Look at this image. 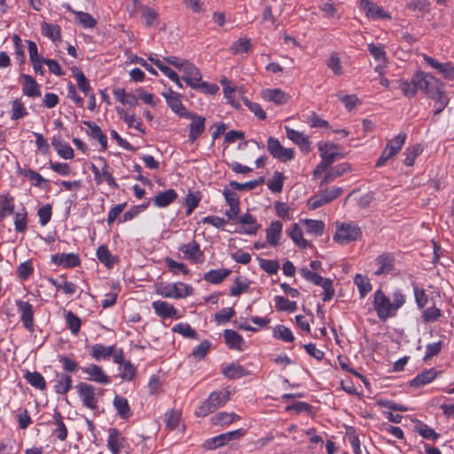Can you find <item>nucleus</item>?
I'll return each mask as SVG.
<instances>
[{"instance_id": "nucleus-18", "label": "nucleus", "mask_w": 454, "mask_h": 454, "mask_svg": "<svg viewBox=\"0 0 454 454\" xmlns=\"http://www.w3.org/2000/svg\"><path fill=\"white\" fill-rule=\"evenodd\" d=\"M424 60L431 66L433 68L436 69L441 74H442L448 80H454V66L450 63H440L434 58L424 55Z\"/></svg>"}, {"instance_id": "nucleus-24", "label": "nucleus", "mask_w": 454, "mask_h": 454, "mask_svg": "<svg viewBox=\"0 0 454 454\" xmlns=\"http://www.w3.org/2000/svg\"><path fill=\"white\" fill-rule=\"evenodd\" d=\"M338 145L325 143L319 145L318 150L322 160L333 164L337 159L342 158L343 154L337 151Z\"/></svg>"}, {"instance_id": "nucleus-43", "label": "nucleus", "mask_w": 454, "mask_h": 454, "mask_svg": "<svg viewBox=\"0 0 454 454\" xmlns=\"http://www.w3.org/2000/svg\"><path fill=\"white\" fill-rule=\"evenodd\" d=\"M406 137L405 133H399L387 142L385 149L391 153L393 156H395L404 145Z\"/></svg>"}, {"instance_id": "nucleus-4", "label": "nucleus", "mask_w": 454, "mask_h": 454, "mask_svg": "<svg viewBox=\"0 0 454 454\" xmlns=\"http://www.w3.org/2000/svg\"><path fill=\"white\" fill-rule=\"evenodd\" d=\"M157 294L164 298L180 299L192 295V286L177 282L174 284L160 285L157 287Z\"/></svg>"}, {"instance_id": "nucleus-52", "label": "nucleus", "mask_w": 454, "mask_h": 454, "mask_svg": "<svg viewBox=\"0 0 454 454\" xmlns=\"http://www.w3.org/2000/svg\"><path fill=\"white\" fill-rule=\"evenodd\" d=\"M98 259L108 268H112L115 262L114 257L106 246H100L97 250Z\"/></svg>"}, {"instance_id": "nucleus-5", "label": "nucleus", "mask_w": 454, "mask_h": 454, "mask_svg": "<svg viewBox=\"0 0 454 454\" xmlns=\"http://www.w3.org/2000/svg\"><path fill=\"white\" fill-rule=\"evenodd\" d=\"M15 305L20 314V321L23 326L29 332H35V317L34 307L27 301L22 300H16Z\"/></svg>"}, {"instance_id": "nucleus-6", "label": "nucleus", "mask_w": 454, "mask_h": 454, "mask_svg": "<svg viewBox=\"0 0 454 454\" xmlns=\"http://www.w3.org/2000/svg\"><path fill=\"white\" fill-rule=\"evenodd\" d=\"M76 389L84 406L90 410L98 409L97 389L94 386L80 382L76 385Z\"/></svg>"}, {"instance_id": "nucleus-29", "label": "nucleus", "mask_w": 454, "mask_h": 454, "mask_svg": "<svg viewBox=\"0 0 454 454\" xmlns=\"http://www.w3.org/2000/svg\"><path fill=\"white\" fill-rule=\"evenodd\" d=\"M164 96L168 106L180 117L184 118L185 114L190 112L183 106L177 93L170 91L168 94H165Z\"/></svg>"}, {"instance_id": "nucleus-42", "label": "nucleus", "mask_w": 454, "mask_h": 454, "mask_svg": "<svg viewBox=\"0 0 454 454\" xmlns=\"http://www.w3.org/2000/svg\"><path fill=\"white\" fill-rule=\"evenodd\" d=\"M20 174L22 175L23 176L27 177L30 180L31 184L35 187L43 188L48 182L39 173L30 168L20 169Z\"/></svg>"}, {"instance_id": "nucleus-45", "label": "nucleus", "mask_w": 454, "mask_h": 454, "mask_svg": "<svg viewBox=\"0 0 454 454\" xmlns=\"http://www.w3.org/2000/svg\"><path fill=\"white\" fill-rule=\"evenodd\" d=\"M275 307L279 311L294 312L297 309V302L292 301L281 295L274 297Z\"/></svg>"}, {"instance_id": "nucleus-39", "label": "nucleus", "mask_w": 454, "mask_h": 454, "mask_svg": "<svg viewBox=\"0 0 454 454\" xmlns=\"http://www.w3.org/2000/svg\"><path fill=\"white\" fill-rule=\"evenodd\" d=\"M115 346L106 347L97 343L91 347V356L99 361L100 359H108L114 354Z\"/></svg>"}, {"instance_id": "nucleus-59", "label": "nucleus", "mask_w": 454, "mask_h": 454, "mask_svg": "<svg viewBox=\"0 0 454 454\" xmlns=\"http://www.w3.org/2000/svg\"><path fill=\"white\" fill-rule=\"evenodd\" d=\"M174 333H177L184 337H187L190 339H196L197 338V333L195 330H193L191 325L187 323H179L176 325L172 328Z\"/></svg>"}, {"instance_id": "nucleus-23", "label": "nucleus", "mask_w": 454, "mask_h": 454, "mask_svg": "<svg viewBox=\"0 0 454 454\" xmlns=\"http://www.w3.org/2000/svg\"><path fill=\"white\" fill-rule=\"evenodd\" d=\"M51 145L57 151L58 154L66 160L73 159L74 150L73 148L63 139L60 135H55L51 138Z\"/></svg>"}, {"instance_id": "nucleus-54", "label": "nucleus", "mask_w": 454, "mask_h": 454, "mask_svg": "<svg viewBox=\"0 0 454 454\" xmlns=\"http://www.w3.org/2000/svg\"><path fill=\"white\" fill-rule=\"evenodd\" d=\"M368 51L374 59L380 63H385L387 60V53L382 44H368Z\"/></svg>"}, {"instance_id": "nucleus-8", "label": "nucleus", "mask_w": 454, "mask_h": 454, "mask_svg": "<svg viewBox=\"0 0 454 454\" xmlns=\"http://www.w3.org/2000/svg\"><path fill=\"white\" fill-rule=\"evenodd\" d=\"M184 118L191 120L188 138L190 142L193 143L204 133L206 119L191 111Z\"/></svg>"}, {"instance_id": "nucleus-19", "label": "nucleus", "mask_w": 454, "mask_h": 454, "mask_svg": "<svg viewBox=\"0 0 454 454\" xmlns=\"http://www.w3.org/2000/svg\"><path fill=\"white\" fill-rule=\"evenodd\" d=\"M392 90H400L405 98H413L417 94L418 89L414 82V74L409 82L405 79H397L392 82Z\"/></svg>"}, {"instance_id": "nucleus-44", "label": "nucleus", "mask_w": 454, "mask_h": 454, "mask_svg": "<svg viewBox=\"0 0 454 454\" xmlns=\"http://www.w3.org/2000/svg\"><path fill=\"white\" fill-rule=\"evenodd\" d=\"M73 74L77 81V86L79 90L86 96L93 92L92 88L90 84L89 80L86 78L84 74L77 67L73 69Z\"/></svg>"}, {"instance_id": "nucleus-40", "label": "nucleus", "mask_w": 454, "mask_h": 454, "mask_svg": "<svg viewBox=\"0 0 454 454\" xmlns=\"http://www.w3.org/2000/svg\"><path fill=\"white\" fill-rule=\"evenodd\" d=\"M231 274L228 269L211 270L204 274V279L211 284H219Z\"/></svg>"}, {"instance_id": "nucleus-35", "label": "nucleus", "mask_w": 454, "mask_h": 454, "mask_svg": "<svg viewBox=\"0 0 454 454\" xmlns=\"http://www.w3.org/2000/svg\"><path fill=\"white\" fill-rule=\"evenodd\" d=\"M114 98L122 105L134 106L137 104V95L128 93L123 88H115L113 90Z\"/></svg>"}, {"instance_id": "nucleus-20", "label": "nucleus", "mask_w": 454, "mask_h": 454, "mask_svg": "<svg viewBox=\"0 0 454 454\" xmlns=\"http://www.w3.org/2000/svg\"><path fill=\"white\" fill-rule=\"evenodd\" d=\"M125 438L121 436L120 431L116 428H110L107 437V448L112 454H120L123 448Z\"/></svg>"}, {"instance_id": "nucleus-57", "label": "nucleus", "mask_w": 454, "mask_h": 454, "mask_svg": "<svg viewBox=\"0 0 454 454\" xmlns=\"http://www.w3.org/2000/svg\"><path fill=\"white\" fill-rule=\"evenodd\" d=\"M75 20L85 28H91L96 25V20L87 12H74Z\"/></svg>"}, {"instance_id": "nucleus-61", "label": "nucleus", "mask_w": 454, "mask_h": 454, "mask_svg": "<svg viewBox=\"0 0 454 454\" xmlns=\"http://www.w3.org/2000/svg\"><path fill=\"white\" fill-rule=\"evenodd\" d=\"M66 322L68 329L73 334H77L79 333L81 328V320L72 311H67L66 313Z\"/></svg>"}, {"instance_id": "nucleus-63", "label": "nucleus", "mask_w": 454, "mask_h": 454, "mask_svg": "<svg viewBox=\"0 0 454 454\" xmlns=\"http://www.w3.org/2000/svg\"><path fill=\"white\" fill-rule=\"evenodd\" d=\"M119 371L120 377L125 380H132L136 375V368L129 361L120 365Z\"/></svg>"}, {"instance_id": "nucleus-14", "label": "nucleus", "mask_w": 454, "mask_h": 454, "mask_svg": "<svg viewBox=\"0 0 454 454\" xmlns=\"http://www.w3.org/2000/svg\"><path fill=\"white\" fill-rule=\"evenodd\" d=\"M362 237L360 229H336L333 238L340 245H348Z\"/></svg>"}, {"instance_id": "nucleus-33", "label": "nucleus", "mask_w": 454, "mask_h": 454, "mask_svg": "<svg viewBox=\"0 0 454 454\" xmlns=\"http://www.w3.org/2000/svg\"><path fill=\"white\" fill-rule=\"evenodd\" d=\"M72 377L64 373H57L54 380V390L60 395L67 394L72 387Z\"/></svg>"}, {"instance_id": "nucleus-48", "label": "nucleus", "mask_w": 454, "mask_h": 454, "mask_svg": "<svg viewBox=\"0 0 454 454\" xmlns=\"http://www.w3.org/2000/svg\"><path fill=\"white\" fill-rule=\"evenodd\" d=\"M239 419V417L233 412H219L212 418V421L216 426H227Z\"/></svg>"}, {"instance_id": "nucleus-27", "label": "nucleus", "mask_w": 454, "mask_h": 454, "mask_svg": "<svg viewBox=\"0 0 454 454\" xmlns=\"http://www.w3.org/2000/svg\"><path fill=\"white\" fill-rule=\"evenodd\" d=\"M22 92L25 96L30 98H38L41 96V91L36 81L29 74H23Z\"/></svg>"}, {"instance_id": "nucleus-56", "label": "nucleus", "mask_w": 454, "mask_h": 454, "mask_svg": "<svg viewBox=\"0 0 454 454\" xmlns=\"http://www.w3.org/2000/svg\"><path fill=\"white\" fill-rule=\"evenodd\" d=\"M53 418L56 425L54 434L60 441L66 440L67 436V429L62 420L60 413L56 411Z\"/></svg>"}, {"instance_id": "nucleus-17", "label": "nucleus", "mask_w": 454, "mask_h": 454, "mask_svg": "<svg viewBox=\"0 0 454 454\" xmlns=\"http://www.w3.org/2000/svg\"><path fill=\"white\" fill-rule=\"evenodd\" d=\"M262 98L278 106L285 105L290 98L289 95L281 89H265L261 91Z\"/></svg>"}, {"instance_id": "nucleus-50", "label": "nucleus", "mask_w": 454, "mask_h": 454, "mask_svg": "<svg viewBox=\"0 0 454 454\" xmlns=\"http://www.w3.org/2000/svg\"><path fill=\"white\" fill-rule=\"evenodd\" d=\"M27 381L33 387L43 390L46 387L44 378L37 372H27L25 375Z\"/></svg>"}, {"instance_id": "nucleus-62", "label": "nucleus", "mask_w": 454, "mask_h": 454, "mask_svg": "<svg viewBox=\"0 0 454 454\" xmlns=\"http://www.w3.org/2000/svg\"><path fill=\"white\" fill-rule=\"evenodd\" d=\"M326 65L336 75H340L343 72L340 59L336 52L330 54Z\"/></svg>"}, {"instance_id": "nucleus-37", "label": "nucleus", "mask_w": 454, "mask_h": 454, "mask_svg": "<svg viewBox=\"0 0 454 454\" xmlns=\"http://www.w3.org/2000/svg\"><path fill=\"white\" fill-rule=\"evenodd\" d=\"M350 169V167L348 163H340L336 165L335 167L332 168L325 176L321 185L327 184L333 180H335L337 177L342 176L346 172H348Z\"/></svg>"}, {"instance_id": "nucleus-32", "label": "nucleus", "mask_w": 454, "mask_h": 454, "mask_svg": "<svg viewBox=\"0 0 454 454\" xmlns=\"http://www.w3.org/2000/svg\"><path fill=\"white\" fill-rule=\"evenodd\" d=\"M281 230L282 229H267L266 241H256L254 247L256 249H262L268 245L271 247L278 246L281 238Z\"/></svg>"}, {"instance_id": "nucleus-47", "label": "nucleus", "mask_w": 454, "mask_h": 454, "mask_svg": "<svg viewBox=\"0 0 454 454\" xmlns=\"http://www.w3.org/2000/svg\"><path fill=\"white\" fill-rule=\"evenodd\" d=\"M273 336L275 339L281 340L285 342H293L294 340L292 331L283 325H278L274 327Z\"/></svg>"}, {"instance_id": "nucleus-11", "label": "nucleus", "mask_w": 454, "mask_h": 454, "mask_svg": "<svg viewBox=\"0 0 454 454\" xmlns=\"http://www.w3.org/2000/svg\"><path fill=\"white\" fill-rule=\"evenodd\" d=\"M239 204L229 206V209L226 210V215L231 221V224L253 225L255 223V218L252 215L246 213L239 215Z\"/></svg>"}, {"instance_id": "nucleus-3", "label": "nucleus", "mask_w": 454, "mask_h": 454, "mask_svg": "<svg viewBox=\"0 0 454 454\" xmlns=\"http://www.w3.org/2000/svg\"><path fill=\"white\" fill-rule=\"evenodd\" d=\"M414 82L418 90L423 91L432 99H436V96L444 90V85L439 79L422 71L414 74Z\"/></svg>"}, {"instance_id": "nucleus-9", "label": "nucleus", "mask_w": 454, "mask_h": 454, "mask_svg": "<svg viewBox=\"0 0 454 454\" xmlns=\"http://www.w3.org/2000/svg\"><path fill=\"white\" fill-rule=\"evenodd\" d=\"M243 435H244L243 429L231 431V432L222 434H219L217 436H215L213 438L207 440L204 442V447L208 450H214V449L223 446L230 441H232L235 439H239Z\"/></svg>"}, {"instance_id": "nucleus-53", "label": "nucleus", "mask_w": 454, "mask_h": 454, "mask_svg": "<svg viewBox=\"0 0 454 454\" xmlns=\"http://www.w3.org/2000/svg\"><path fill=\"white\" fill-rule=\"evenodd\" d=\"M42 33L54 42L60 40V27L58 25L44 22L42 25Z\"/></svg>"}, {"instance_id": "nucleus-21", "label": "nucleus", "mask_w": 454, "mask_h": 454, "mask_svg": "<svg viewBox=\"0 0 454 454\" xmlns=\"http://www.w3.org/2000/svg\"><path fill=\"white\" fill-rule=\"evenodd\" d=\"M83 124L89 128V129L86 131L87 135L91 138L98 141L99 145H101L100 151H106L107 149V137L102 132L100 127L90 121H84Z\"/></svg>"}, {"instance_id": "nucleus-38", "label": "nucleus", "mask_w": 454, "mask_h": 454, "mask_svg": "<svg viewBox=\"0 0 454 454\" xmlns=\"http://www.w3.org/2000/svg\"><path fill=\"white\" fill-rule=\"evenodd\" d=\"M113 403L118 415L121 419H127L131 416V410L127 398L121 395H115Z\"/></svg>"}, {"instance_id": "nucleus-12", "label": "nucleus", "mask_w": 454, "mask_h": 454, "mask_svg": "<svg viewBox=\"0 0 454 454\" xmlns=\"http://www.w3.org/2000/svg\"><path fill=\"white\" fill-rule=\"evenodd\" d=\"M152 307L155 314L161 318L179 319L182 317L172 304L164 301H155L152 303Z\"/></svg>"}, {"instance_id": "nucleus-36", "label": "nucleus", "mask_w": 454, "mask_h": 454, "mask_svg": "<svg viewBox=\"0 0 454 454\" xmlns=\"http://www.w3.org/2000/svg\"><path fill=\"white\" fill-rule=\"evenodd\" d=\"M177 197L175 190L168 189L167 191L158 193L154 199L153 203L158 207H164L172 203Z\"/></svg>"}, {"instance_id": "nucleus-1", "label": "nucleus", "mask_w": 454, "mask_h": 454, "mask_svg": "<svg viewBox=\"0 0 454 454\" xmlns=\"http://www.w3.org/2000/svg\"><path fill=\"white\" fill-rule=\"evenodd\" d=\"M405 302L406 296L401 289L395 290L390 295H387L381 289H377L373 294L372 307L382 322L395 317Z\"/></svg>"}, {"instance_id": "nucleus-7", "label": "nucleus", "mask_w": 454, "mask_h": 454, "mask_svg": "<svg viewBox=\"0 0 454 454\" xmlns=\"http://www.w3.org/2000/svg\"><path fill=\"white\" fill-rule=\"evenodd\" d=\"M267 149L269 153L282 162H286L294 158V151L292 148H285L279 140L270 137L267 141Z\"/></svg>"}, {"instance_id": "nucleus-2", "label": "nucleus", "mask_w": 454, "mask_h": 454, "mask_svg": "<svg viewBox=\"0 0 454 454\" xmlns=\"http://www.w3.org/2000/svg\"><path fill=\"white\" fill-rule=\"evenodd\" d=\"M231 391L228 389H220L212 392L208 397L204 400L196 409L195 414L198 417H206L217 409L224 406L230 400Z\"/></svg>"}, {"instance_id": "nucleus-26", "label": "nucleus", "mask_w": 454, "mask_h": 454, "mask_svg": "<svg viewBox=\"0 0 454 454\" xmlns=\"http://www.w3.org/2000/svg\"><path fill=\"white\" fill-rule=\"evenodd\" d=\"M91 171L94 175V179L97 184H101L103 181H106L110 187L114 189L118 188V184L114 177L107 170L106 164H105V167L102 168L101 171L95 165H92Z\"/></svg>"}, {"instance_id": "nucleus-34", "label": "nucleus", "mask_w": 454, "mask_h": 454, "mask_svg": "<svg viewBox=\"0 0 454 454\" xmlns=\"http://www.w3.org/2000/svg\"><path fill=\"white\" fill-rule=\"evenodd\" d=\"M223 337L227 346L231 349L242 350L244 346V340L240 334L233 330H224Z\"/></svg>"}, {"instance_id": "nucleus-22", "label": "nucleus", "mask_w": 454, "mask_h": 454, "mask_svg": "<svg viewBox=\"0 0 454 454\" xmlns=\"http://www.w3.org/2000/svg\"><path fill=\"white\" fill-rule=\"evenodd\" d=\"M51 262L54 264L63 266L64 268H72L80 264V258L74 253H62L52 255Z\"/></svg>"}, {"instance_id": "nucleus-15", "label": "nucleus", "mask_w": 454, "mask_h": 454, "mask_svg": "<svg viewBox=\"0 0 454 454\" xmlns=\"http://www.w3.org/2000/svg\"><path fill=\"white\" fill-rule=\"evenodd\" d=\"M360 6L365 12L366 16L370 19H390V15L388 13L371 0H360Z\"/></svg>"}, {"instance_id": "nucleus-58", "label": "nucleus", "mask_w": 454, "mask_h": 454, "mask_svg": "<svg viewBox=\"0 0 454 454\" xmlns=\"http://www.w3.org/2000/svg\"><path fill=\"white\" fill-rule=\"evenodd\" d=\"M181 413L177 411H169L166 412L164 421L169 429H176L179 427Z\"/></svg>"}, {"instance_id": "nucleus-41", "label": "nucleus", "mask_w": 454, "mask_h": 454, "mask_svg": "<svg viewBox=\"0 0 454 454\" xmlns=\"http://www.w3.org/2000/svg\"><path fill=\"white\" fill-rule=\"evenodd\" d=\"M354 283L357 286L361 298H364L372 289L370 279L362 274L355 276Z\"/></svg>"}, {"instance_id": "nucleus-13", "label": "nucleus", "mask_w": 454, "mask_h": 454, "mask_svg": "<svg viewBox=\"0 0 454 454\" xmlns=\"http://www.w3.org/2000/svg\"><path fill=\"white\" fill-rule=\"evenodd\" d=\"M181 72H183L182 78L187 85L192 89L199 88L202 76L198 67H196L191 62H188L187 64H184V67Z\"/></svg>"}, {"instance_id": "nucleus-28", "label": "nucleus", "mask_w": 454, "mask_h": 454, "mask_svg": "<svg viewBox=\"0 0 454 454\" xmlns=\"http://www.w3.org/2000/svg\"><path fill=\"white\" fill-rule=\"evenodd\" d=\"M146 27H155L160 23V15L157 9L145 4L138 7Z\"/></svg>"}, {"instance_id": "nucleus-16", "label": "nucleus", "mask_w": 454, "mask_h": 454, "mask_svg": "<svg viewBox=\"0 0 454 454\" xmlns=\"http://www.w3.org/2000/svg\"><path fill=\"white\" fill-rule=\"evenodd\" d=\"M82 372L88 375V380L99 384L107 385L110 383L109 377L105 373L102 367L97 364H90L82 368Z\"/></svg>"}, {"instance_id": "nucleus-31", "label": "nucleus", "mask_w": 454, "mask_h": 454, "mask_svg": "<svg viewBox=\"0 0 454 454\" xmlns=\"http://www.w3.org/2000/svg\"><path fill=\"white\" fill-rule=\"evenodd\" d=\"M437 376V371L430 368L419 373L411 381V386L413 387H422L423 386L432 382Z\"/></svg>"}, {"instance_id": "nucleus-46", "label": "nucleus", "mask_w": 454, "mask_h": 454, "mask_svg": "<svg viewBox=\"0 0 454 454\" xmlns=\"http://www.w3.org/2000/svg\"><path fill=\"white\" fill-rule=\"evenodd\" d=\"M13 198L5 194L0 195V218H4L13 213Z\"/></svg>"}, {"instance_id": "nucleus-55", "label": "nucleus", "mask_w": 454, "mask_h": 454, "mask_svg": "<svg viewBox=\"0 0 454 454\" xmlns=\"http://www.w3.org/2000/svg\"><path fill=\"white\" fill-rule=\"evenodd\" d=\"M285 176L282 173L276 171L272 178L268 180V188L273 192H280L283 188Z\"/></svg>"}, {"instance_id": "nucleus-60", "label": "nucleus", "mask_w": 454, "mask_h": 454, "mask_svg": "<svg viewBox=\"0 0 454 454\" xmlns=\"http://www.w3.org/2000/svg\"><path fill=\"white\" fill-rule=\"evenodd\" d=\"M250 48V40L247 38H240L231 44L230 50L233 54H241L247 52Z\"/></svg>"}, {"instance_id": "nucleus-30", "label": "nucleus", "mask_w": 454, "mask_h": 454, "mask_svg": "<svg viewBox=\"0 0 454 454\" xmlns=\"http://www.w3.org/2000/svg\"><path fill=\"white\" fill-rule=\"evenodd\" d=\"M179 251L184 253L185 258L192 260L195 262H198L200 260L201 253L200 249V245L192 240L187 244H183L178 247Z\"/></svg>"}, {"instance_id": "nucleus-10", "label": "nucleus", "mask_w": 454, "mask_h": 454, "mask_svg": "<svg viewBox=\"0 0 454 454\" xmlns=\"http://www.w3.org/2000/svg\"><path fill=\"white\" fill-rule=\"evenodd\" d=\"M377 269L374 271L375 276L391 274L395 268V256L390 253H383L375 259Z\"/></svg>"}, {"instance_id": "nucleus-64", "label": "nucleus", "mask_w": 454, "mask_h": 454, "mask_svg": "<svg viewBox=\"0 0 454 454\" xmlns=\"http://www.w3.org/2000/svg\"><path fill=\"white\" fill-rule=\"evenodd\" d=\"M243 371L244 369L240 365L231 364L223 367L222 372L225 377L229 379H236L243 375Z\"/></svg>"}, {"instance_id": "nucleus-25", "label": "nucleus", "mask_w": 454, "mask_h": 454, "mask_svg": "<svg viewBox=\"0 0 454 454\" xmlns=\"http://www.w3.org/2000/svg\"><path fill=\"white\" fill-rule=\"evenodd\" d=\"M286 131L288 139L293 141L294 144L298 145L302 151L309 152L310 145L309 137L307 136H305L302 132H300L289 127H286Z\"/></svg>"}, {"instance_id": "nucleus-51", "label": "nucleus", "mask_w": 454, "mask_h": 454, "mask_svg": "<svg viewBox=\"0 0 454 454\" xmlns=\"http://www.w3.org/2000/svg\"><path fill=\"white\" fill-rule=\"evenodd\" d=\"M27 114L24 103L20 98H16L12 102L11 119L19 120Z\"/></svg>"}, {"instance_id": "nucleus-49", "label": "nucleus", "mask_w": 454, "mask_h": 454, "mask_svg": "<svg viewBox=\"0 0 454 454\" xmlns=\"http://www.w3.org/2000/svg\"><path fill=\"white\" fill-rule=\"evenodd\" d=\"M422 151H423V148L419 144L407 147L404 152V154H405L404 164L409 167L413 166L416 158L421 154Z\"/></svg>"}]
</instances>
